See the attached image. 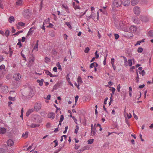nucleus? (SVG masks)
I'll use <instances>...</instances> for the list:
<instances>
[{
  "mask_svg": "<svg viewBox=\"0 0 153 153\" xmlns=\"http://www.w3.org/2000/svg\"><path fill=\"white\" fill-rule=\"evenodd\" d=\"M122 4L121 0H114L113 2V4L114 6L118 7L120 6Z\"/></svg>",
  "mask_w": 153,
  "mask_h": 153,
  "instance_id": "4",
  "label": "nucleus"
},
{
  "mask_svg": "<svg viewBox=\"0 0 153 153\" xmlns=\"http://www.w3.org/2000/svg\"><path fill=\"white\" fill-rule=\"evenodd\" d=\"M29 60L30 64H33L34 60V58L32 55L31 56L29 57Z\"/></svg>",
  "mask_w": 153,
  "mask_h": 153,
  "instance_id": "12",
  "label": "nucleus"
},
{
  "mask_svg": "<svg viewBox=\"0 0 153 153\" xmlns=\"http://www.w3.org/2000/svg\"><path fill=\"white\" fill-rule=\"evenodd\" d=\"M111 88H112L111 91L112 93V94H114L115 91L116 90L115 88L113 87H111Z\"/></svg>",
  "mask_w": 153,
  "mask_h": 153,
  "instance_id": "52",
  "label": "nucleus"
},
{
  "mask_svg": "<svg viewBox=\"0 0 153 153\" xmlns=\"http://www.w3.org/2000/svg\"><path fill=\"white\" fill-rule=\"evenodd\" d=\"M0 153H5V150L3 148L0 149Z\"/></svg>",
  "mask_w": 153,
  "mask_h": 153,
  "instance_id": "41",
  "label": "nucleus"
},
{
  "mask_svg": "<svg viewBox=\"0 0 153 153\" xmlns=\"http://www.w3.org/2000/svg\"><path fill=\"white\" fill-rule=\"evenodd\" d=\"M50 61V59L48 57H46L45 58V62L48 63Z\"/></svg>",
  "mask_w": 153,
  "mask_h": 153,
  "instance_id": "31",
  "label": "nucleus"
},
{
  "mask_svg": "<svg viewBox=\"0 0 153 153\" xmlns=\"http://www.w3.org/2000/svg\"><path fill=\"white\" fill-rule=\"evenodd\" d=\"M48 116L49 118L53 119L55 117V114L53 112H51L48 114Z\"/></svg>",
  "mask_w": 153,
  "mask_h": 153,
  "instance_id": "14",
  "label": "nucleus"
},
{
  "mask_svg": "<svg viewBox=\"0 0 153 153\" xmlns=\"http://www.w3.org/2000/svg\"><path fill=\"white\" fill-rule=\"evenodd\" d=\"M30 13L29 9L24 10L22 12V14L25 18H28L30 16Z\"/></svg>",
  "mask_w": 153,
  "mask_h": 153,
  "instance_id": "3",
  "label": "nucleus"
},
{
  "mask_svg": "<svg viewBox=\"0 0 153 153\" xmlns=\"http://www.w3.org/2000/svg\"><path fill=\"white\" fill-rule=\"evenodd\" d=\"M62 6L63 7L65 8V9H67V10L68 9V7L66 5L63 4L62 5Z\"/></svg>",
  "mask_w": 153,
  "mask_h": 153,
  "instance_id": "51",
  "label": "nucleus"
},
{
  "mask_svg": "<svg viewBox=\"0 0 153 153\" xmlns=\"http://www.w3.org/2000/svg\"><path fill=\"white\" fill-rule=\"evenodd\" d=\"M69 75V74H68L67 76L66 77V79L67 80V81L68 82H69L70 81V79L69 78L68 76Z\"/></svg>",
  "mask_w": 153,
  "mask_h": 153,
  "instance_id": "57",
  "label": "nucleus"
},
{
  "mask_svg": "<svg viewBox=\"0 0 153 153\" xmlns=\"http://www.w3.org/2000/svg\"><path fill=\"white\" fill-rule=\"evenodd\" d=\"M74 8L75 10H76V9H80V8L79 6L78 5H76V6H75L74 7Z\"/></svg>",
  "mask_w": 153,
  "mask_h": 153,
  "instance_id": "49",
  "label": "nucleus"
},
{
  "mask_svg": "<svg viewBox=\"0 0 153 153\" xmlns=\"http://www.w3.org/2000/svg\"><path fill=\"white\" fill-rule=\"evenodd\" d=\"M9 99L10 100L14 101V98L9 97Z\"/></svg>",
  "mask_w": 153,
  "mask_h": 153,
  "instance_id": "59",
  "label": "nucleus"
},
{
  "mask_svg": "<svg viewBox=\"0 0 153 153\" xmlns=\"http://www.w3.org/2000/svg\"><path fill=\"white\" fill-rule=\"evenodd\" d=\"M91 135L92 136H94L96 134V129L95 128H94L93 129H91Z\"/></svg>",
  "mask_w": 153,
  "mask_h": 153,
  "instance_id": "24",
  "label": "nucleus"
},
{
  "mask_svg": "<svg viewBox=\"0 0 153 153\" xmlns=\"http://www.w3.org/2000/svg\"><path fill=\"white\" fill-rule=\"evenodd\" d=\"M53 142L54 143H55V146H54V147H56L57 146L58 144V141H57V140H54L53 141Z\"/></svg>",
  "mask_w": 153,
  "mask_h": 153,
  "instance_id": "46",
  "label": "nucleus"
},
{
  "mask_svg": "<svg viewBox=\"0 0 153 153\" xmlns=\"http://www.w3.org/2000/svg\"><path fill=\"white\" fill-rule=\"evenodd\" d=\"M10 31L9 30H6L4 33V35L7 37H8L9 35Z\"/></svg>",
  "mask_w": 153,
  "mask_h": 153,
  "instance_id": "27",
  "label": "nucleus"
},
{
  "mask_svg": "<svg viewBox=\"0 0 153 153\" xmlns=\"http://www.w3.org/2000/svg\"><path fill=\"white\" fill-rule=\"evenodd\" d=\"M132 20L133 22L135 24H138L140 22V20L137 18V17L136 16H134L132 18Z\"/></svg>",
  "mask_w": 153,
  "mask_h": 153,
  "instance_id": "7",
  "label": "nucleus"
},
{
  "mask_svg": "<svg viewBox=\"0 0 153 153\" xmlns=\"http://www.w3.org/2000/svg\"><path fill=\"white\" fill-rule=\"evenodd\" d=\"M45 74L48 75H49L50 77H51V76L52 75V74L50 72L48 71V70H45Z\"/></svg>",
  "mask_w": 153,
  "mask_h": 153,
  "instance_id": "29",
  "label": "nucleus"
},
{
  "mask_svg": "<svg viewBox=\"0 0 153 153\" xmlns=\"http://www.w3.org/2000/svg\"><path fill=\"white\" fill-rule=\"evenodd\" d=\"M97 52H98V51H97L95 53V58L96 59H97L99 57V54L97 53Z\"/></svg>",
  "mask_w": 153,
  "mask_h": 153,
  "instance_id": "42",
  "label": "nucleus"
},
{
  "mask_svg": "<svg viewBox=\"0 0 153 153\" xmlns=\"http://www.w3.org/2000/svg\"><path fill=\"white\" fill-rule=\"evenodd\" d=\"M108 100V98L107 97H106V98H105V99L104 100V104L105 105L106 104V103H107L106 102H107V100Z\"/></svg>",
  "mask_w": 153,
  "mask_h": 153,
  "instance_id": "61",
  "label": "nucleus"
},
{
  "mask_svg": "<svg viewBox=\"0 0 153 153\" xmlns=\"http://www.w3.org/2000/svg\"><path fill=\"white\" fill-rule=\"evenodd\" d=\"M107 55H108V54H107L106 56L105 57V58H104V60L103 61V64L104 65H105L106 64V58H107Z\"/></svg>",
  "mask_w": 153,
  "mask_h": 153,
  "instance_id": "44",
  "label": "nucleus"
},
{
  "mask_svg": "<svg viewBox=\"0 0 153 153\" xmlns=\"http://www.w3.org/2000/svg\"><path fill=\"white\" fill-rule=\"evenodd\" d=\"M70 117H72L73 118V119L74 120V122L76 124H77V123L76 122L77 120L75 118V117L74 116H72L71 114L70 115Z\"/></svg>",
  "mask_w": 153,
  "mask_h": 153,
  "instance_id": "34",
  "label": "nucleus"
},
{
  "mask_svg": "<svg viewBox=\"0 0 153 153\" xmlns=\"http://www.w3.org/2000/svg\"><path fill=\"white\" fill-rule=\"evenodd\" d=\"M133 11L134 13L137 15H139L140 13V9L137 6H136L134 7Z\"/></svg>",
  "mask_w": 153,
  "mask_h": 153,
  "instance_id": "5",
  "label": "nucleus"
},
{
  "mask_svg": "<svg viewBox=\"0 0 153 153\" xmlns=\"http://www.w3.org/2000/svg\"><path fill=\"white\" fill-rule=\"evenodd\" d=\"M44 81L43 79H41V80H37V82L39 84V85L40 86H42L43 85V83Z\"/></svg>",
  "mask_w": 153,
  "mask_h": 153,
  "instance_id": "19",
  "label": "nucleus"
},
{
  "mask_svg": "<svg viewBox=\"0 0 153 153\" xmlns=\"http://www.w3.org/2000/svg\"><path fill=\"white\" fill-rule=\"evenodd\" d=\"M1 1L0 0V7L3 9V4L1 3Z\"/></svg>",
  "mask_w": 153,
  "mask_h": 153,
  "instance_id": "62",
  "label": "nucleus"
},
{
  "mask_svg": "<svg viewBox=\"0 0 153 153\" xmlns=\"http://www.w3.org/2000/svg\"><path fill=\"white\" fill-rule=\"evenodd\" d=\"M139 73L140 74H141L142 76H143L144 75H145V72L144 70H142V71L141 72H139Z\"/></svg>",
  "mask_w": 153,
  "mask_h": 153,
  "instance_id": "45",
  "label": "nucleus"
},
{
  "mask_svg": "<svg viewBox=\"0 0 153 153\" xmlns=\"http://www.w3.org/2000/svg\"><path fill=\"white\" fill-rule=\"evenodd\" d=\"M120 84H119L117 86V91L118 92H120Z\"/></svg>",
  "mask_w": 153,
  "mask_h": 153,
  "instance_id": "50",
  "label": "nucleus"
},
{
  "mask_svg": "<svg viewBox=\"0 0 153 153\" xmlns=\"http://www.w3.org/2000/svg\"><path fill=\"white\" fill-rule=\"evenodd\" d=\"M129 30L131 32L134 33L137 30V28L136 26L134 25H131L130 27Z\"/></svg>",
  "mask_w": 153,
  "mask_h": 153,
  "instance_id": "8",
  "label": "nucleus"
},
{
  "mask_svg": "<svg viewBox=\"0 0 153 153\" xmlns=\"http://www.w3.org/2000/svg\"><path fill=\"white\" fill-rule=\"evenodd\" d=\"M79 129V127L78 126H76V129H75L74 133L75 134H77L78 132V131Z\"/></svg>",
  "mask_w": 153,
  "mask_h": 153,
  "instance_id": "35",
  "label": "nucleus"
},
{
  "mask_svg": "<svg viewBox=\"0 0 153 153\" xmlns=\"http://www.w3.org/2000/svg\"><path fill=\"white\" fill-rule=\"evenodd\" d=\"M79 98V96L77 95L75 97V102H77V101L78 100V99Z\"/></svg>",
  "mask_w": 153,
  "mask_h": 153,
  "instance_id": "64",
  "label": "nucleus"
},
{
  "mask_svg": "<svg viewBox=\"0 0 153 153\" xmlns=\"http://www.w3.org/2000/svg\"><path fill=\"white\" fill-rule=\"evenodd\" d=\"M94 63H95L94 62L92 63H91L90 66V68H93L94 66Z\"/></svg>",
  "mask_w": 153,
  "mask_h": 153,
  "instance_id": "56",
  "label": "nucleus"
},
{
  "mask_svg": "<svg viewBox=\"0 0 153 153\" xmlns=\"http://www.w3.org/2000/svg\"><path fill=\"white\" fill-rule=\"evenodd\" d=\"M77 81L78 83H79L80 84L82 83V78L80 76H78L77 79Z\"/></svg>",
  "mask_w": 153,
  "mask_h": 153,
  "instance_id": "26",
  "label": "nucleus"
},
{
  "mask_svg": "<svg viewBox=\"0 0 153 153\" xmlns=\"http://www.w3.org/2000/svg\"><path fill=\"white\" fill-rule=\"evenodd\" d=\"M7 145L8 146H12L14 144V142L11 139L8 140L7 142Z\"/></svg>",
  "mask_w": 153,
  "mask_h": 153,
  "instance_id": "10",
  "label": "nucleus"
},
{
  "mask_svg": "<svg viewBox=\"0 0 153 153\" xmlns=\"http://www.w3.org/2000/svg\"><path fill=\"white\" fill-rule=\"evenodd\" d=\"M51 97V95L50 94H48L46 98H45V99H46L48 100H49Z\"/></svg>",
  "mask_w": 153,
  "mask_h": 153,
  "instance_id": "47",
  "label": "nucleus"
},
{
  "mask_svg": "<svg viewBox=\"0 0 153 153\" xmlns=\"http://www.w3.org/2000/svg\"><path fill=\"white\" fill-rule=\"evenodd\" d=\"M114 58H112L111 59V63L112 65H114Z\"/></svg>",
  "mask_w": 153,
  "mask_h": 153,
  "instance_id": "48",
  "label": "nucleus"
},
{
  "mask_svg": "<svg viewBox=\"0 0 153 153\" xmlns=\"http://www.w3.org/2000/svg\"><path fill=\"white\" fill-rule=\"evenodd\" d=\"M5 68V66L4 65H2L0 66V69L1 70L4 69Z\"/></svg>",
  "mask_w": 153,
  "mask_h": 153,
  "instance_id": "55",
  "label": "nucleus"
},
{
  "mask_svg": "<svg viewBox=\"0 0 153 153\" xmlns=\"http://www.w3.org/2000/svg\"><path fill=\"white\" fill-rule=\"evenodd\" d=\"M9 20L10 23H12V22L15 21L14 17L13 16H10L9 18Z\"/></svg>",
  "mask_w": 153,
  "mask_h": 153,
  "instance_id": "23",
  "label": "nucleus"
},
{
  "mask_svg": "<svg viewBox=\"0 0 153 153\" xmlns=\"http://www.w3.org/2000/svg\"><path fill=\"white\" fill-rule=\"evenodd\" d=\"M143 51V48L141 47H139L138 48L137 51L139 53H141Z\"/></svg>",
  "mask_w": 153,
  "mask_h": 153,
  "instance_id": "30",
  "label": "nucleus"
},
{
  "mask_svg": "<svg viewBox=\"0 0 153 153\" xmlns=\"http://www.w3.org/2000/svg\"><path fill=\"white\" fill-rule=\"evenodd\" d=\"M130 3V0H124L123 4L124 6H128Z\"/></svg>",
  "mask_w": 153,
  "mask_h": 153,
  "instance_id": "9",
  "label": "nucleus"
},
{
  "mask_svg": "<svg viewBox=\"0 0 153 153\" xmlns=\"http://www.w3.org/2000/svg\"><path fill=\"white\" fill-rule=\"evenodd\" d=\"M39 124H35L32 123V124L30 126L32 128H36V127H39Z\"/></svg>",
  "mask_w": 153,
  "mask_h": 153,
  "instance_id": "25",
  "label": "nucleus"
},
{
  "mask_svg": "<svg viewBox=\"0 0 153 153\" xmlns=\"http://www.w3.org/2000/svg\"><path fill=\"white\" fill-rule=\"evenodd\" d=\"M89 48L88 47H87L85 48L84 52L86 53H88L89 52Z\"/></svg>",
  "mask_w": 153,
  "mask_h": 153,
  "instance_id": "38",
  "label": "nucleus"
},
{
  "mask_svg": "<svg viewBox=\"0 0 153 153\" xmlns=\"http://www.w3.org/2000/svg\"><path fill=\"white\" fill-rule=\"evenodd\" d=\"M114 36H115V39H118L119 37V35L118 34L115 33L114 34Z\"/></svg>",
  "mask_w": 153,
  "mask_h": 153,
  "instance_id": "43",
  "label": "nucleus"
},
{
  "mask_svg": "<svg viewBox=\"0 0 153 153\" xmlns=\"http://www.w3.org/2000/svg\"><path fill=\"white\" fill-rule=\"evenodd\" d=\"M21 55L24 58V59L26 61V58L25 56V55L22 53V51L21 52Z\"/></svg>",
  "mask_w": 153,
  "mask_h": 153,
  "instance_id": "54",
  "label": "nucleus"
},
{
  "mask_svg": "<svg viewBox=\"0 0 153 153\" xmlns=\"http://www.w3.org/2000/svg\"><path fill=\"white\" fill-rule=\"evenodd\" d=\"M0 91L4 94H6L8 91V87L7 86L4 85L0 87Z\"/></svg>",
  "mask_w": 153,
  "mask_h": 153,
  "instance_id": "2",
  "label": "nucleus"
},
{
  "mask_svg": "<svg viewBox=\"0 0 153 153\" xmlns=\"http://www.w3.org/2000/svg\"><path fill=\"white\" fill-rule=\"evenodd\" d=\"M141 43V42H140V41H137L135 45L136 46L137 45H140Z\"/></svg>",
  "mask_w": 153,
  "mask_h": 153,
  "instance_id": "60",
  "label": "nucleus"
},
{
  "mask_svg": "<svg viewBox=\"0 0 153 153\" xmlns=\"http://www.w3.org/2000/svg\"><path fill=\"white\" fill-rule=\"evenodd\" d=\"M94 141V139H89L88 141V144H92L93 143Z\"/></svg>",
  "mask_w": 153,
  "mask_h": 153,
  "instance_id": "36",
  "label": "nucleus"
},
{
  "mask_svg": "<svg viewBox=\"0 0 153 153\" xmlns=\"http://www.w3.org/2000/svg\"><path fill=\"white\" fill-rule=\"evenodd\" d=\"M148 36L152 37L153 36V30H150L148 32Z\"/></svg>",
  "mask_w": 153,
  "mask_h": 153,
  "instance_id": "22",
  "label": "nucleus"
},
{
  "mask_svg": "<svg viewBox=\"0 0 153 153\" xmlns=\"http://www.w3.org/2000/svg\"><path fill=\"white\" fill-rule=\"evenodd\" d=\"M36 29V27H35L33 26L31 28H30L29 31L28 32V33L27 34V36H29L31 34L32 32L33 31V30H32V29L34 30Z\"/></svg>",
  "mask_w": 153,
  "mask_h": 153,
  "instance_id": "13",
  "label": "nucleus"
},
{
  "mask_svg": "<svg viewBox=\"0 0 153 153\" xmlns=\"http://www.w3.org/2000/svg\"><path fill=\"white\" fill-rule=\"evenodd\" d=\"M28 93V96L32 97L35 94V90L33 87L29 86L27 88Z\"/></svg>",
  "mask_w": 153,
  "mask_h": 153,
  "instance_id": "1",
  "label": "nucleus"
},
{
  "mask_svg": "<svg viewBox=\"0 0 153 153\" xmlns=\"http://www.w3.org/2000/svg\"><path fill=\"white\" fill-rule=\"evenodd\" d=\"M33 111V109H29L27 112L26 114V116L27 117H28L29 115Z\"/></svg>",
  "mask_w": 153,
  "mask_h": 153,
  "instance_id": "17",
  "label": "nucleus"
},
{
  "mask_svg": "<svg viewBox=\"0 0 153 153\" xmlns=\"http://www.w3.org/2000/svg\"><path fill=\"white\" fill-rule=\"evenodd\" d=\"M74 85L76 86L77 88L78 89H79V84H77L76 83V82H75L74 83Z\"/></svg>",
  "mask_w": 153,
  "mask_h": 153,
  "instance_id": "58",
  "label": "nucleus"
},
{
  "mask_svg": "<svg viewBox=\"0 0 153 153\" xmlns=\"http://www.w3.org/2000/svg\"><path fill=\"white\" fill-rule=\"evenodd\" d=\"M133 115H134V118L135 119H136V120L138 119V117L134 113H133Z\"/></svg>",
  "mask_w": 153,
  "mask_h": 153,
  "instance_id": "63",
  "label": "nucleus"
},
{
  "mask_svg": "<svg viewBox=\"0 0 153 153\" xmlns=\"http://www.w3.org/2000/svg\"><path fill=\"white\" fill-rule=\"evenodd\" d=\"M21 78L20 74L19 73H16L13 76V79L16 81L19 80Z\"/></svg>",
  "mask_w": 153,
  "mask_h": 153,
  "instance_id": "6",
  "label": "nucleus"
},
{
  "mask_svg": "<svg viewBox=\"0 0 153 153\" xmlns=\"http://www.w3.org/2000/svg\"><path fill=\"white\" fill-rule=\"evenodd\" d=\"M34 108L36 111H38L41 109V107L40 105L37 104L35 105Z\"/></svg>",
  "mask_w": 153,
  "mask_h": 153,
  "instance_id": "11",
  "label": "nucleus"
},
{
  "mask_svg": "<svg viewBox=\"0 0 153 153\" xmlns=\"http://www.w3.org/2000/svg\"><path fill=\"white\" fill-rule=\"evenodd\" d=\"M128 64L129 66H131L132 63L131 59H129L128 60Z\"/></svg>",
  "mask_w": 153,
  "mask_h": 153,
  "instance_id": "37",
  "label": "nucleus"
},
{
  "mask_svg": "<svg viewBox=\"0 0 153 153\" xmlns=\"http://www.w3.org/2000/svg\"><path fill=\"white\" fill-rule=\"evenodd\" d=\"M18 40V43L17 45H19V48H20L22 47V44L21 43V39H19Z\"/></svg>",
  "mask_w": 153,
  "mask_h": 153,
  "instance_id": "32",
  "label": "nucleus"
},
{
  "mask_svg": "<svg viewBox=\"0 0 153 153\" xmlns=\"http://www.w3.org/2000/svg\"><path fill=\"white\" fill-rule=\"evenodd\" d=\"M64 119V116L63 115H61L60 116L59 121L60 122H62Z\"/></svg>",
  "mask_w": 153,
  "mask_h": 153,
  "instance_id": "39",
  "label": "nucleus"
},
{
  "mask_svg": "<svg viewBox=\"0 0 153 153\" xmlns=\"http://www.w3.org/2000/svg\"><path fill=\"white\" fill-rule=\"evenodd\" d=\"M149 20V19L148 18L146 17H143L142 19V21L143 22H148Z\"/></svg>",
  "mask_w": 153,
  "mask_h": 153,
  "instance_id": "21",
  "label": "nucleus"
},
{
  "mask_svg": "<svg viewBox=\"0 0 153 153\" xmlns=\"http://www.w3.org/2000/svg\"><path fill=\"white\" fill-rule=\"evenodd\" d=\"M56 65L57 67H58V69H60L61 71L62 70V69L61 68L60 63H59V62H57L56 64Z\"/></svg>",
  "mask_w": 153,
  "mask_h": 153,
  "instance_id": "28",
  "label": "nucleus"
},
{
  "mask_svg": "<svg viewBox=\"0 0 153 153\" xmlns=\"http://www.w3.org/2000/svg\"><path fill=\"white\" fill-rule=\"evenodd\" d=\"M18 25L19 26L23 27L25 26V23L22 22H20L18 23Z\"/></svg>",
  "mask_w": 153,
  "mask_h": 153,
  "instance_id": "33",
  "label": "nucleus"
},
{
  "mask_svg": "<svg viewBox=\"0 0 153 153\" xmlns=\"http://www.w3.org/2000/svg\"><path fill=\"white\" fill-rule=\"evenodd\" d=\"M138 2V0H131V4L132 5L134 6L137 4Z\"/></svg>",
  "mask_w": 153,
  "mask_h": 153,
  "instance_id": "15",
  "label": "nucleus"
},
{
  "mask_svg": "<svg viewBox=\"0 0 153 153\" xmlns=\"http://www.w3.org/2000/svg\"><path fill=\"white\" fill-rule=\"evenodd\" d=\"M6 131V129L5 128H0V132L2 134H4Z\"/></svg>",
  "mask_w": 153,
  "mask_h": 153,
  "instance_id": "18",
  "label": "nucleus"
},
{
  "mask_svg": "<svg viewBox=\"0 0 153 153\" xmlns=\"http://www.w3.org/2000/svg\"><path fill=\"white\" fill-rule=\"evenodd\" d=\"M28 131H26L25 133H23L22 134V137L26 138L28 137Z\"/></svg>",
  "mask_w": 153,
  "mask_h": 153,
  "instance_id": "20",
  "label": "nucleus"
},
{
  "mask_svg": "<svg viewBox=\"0 0 153 153\" xmlns=\"http://www.w3.org/2000/svg\"><path fill=\"white\" fill-rule=\"evenodd\" d=\"M65 24L70 28H71L72 27H71L70 24L69 22H65Z\"/></svg>",
  "mask_w": 153,
  "mask_h": 153,
  "instance_id": "40",
  "label": "nucleus"
},
{
  "mask_svg": "<svg viewBox=\"0 0 153 153\" xmlns=\"http://www.w3.org/2000/svg\"><path fill=\"white\" fill-rule=\"evenodd\" d=\"M87 147L86 146H85L84 147L82 148V149H81L80 150V151L81 152H83V151L84 150H85L87 148Z\"/></svg>",
  "mask_w": 153,
  "mask_h": 153,
  "instance_id": "53",
  "label": "nucleus"
},
{
  "mask_svg": "<svg viewBox=\"0 0 153 153\" xmlns=\"http://www.w3.org/2000/svg\"><path fill=\"white\" fill-rule=\"evenodd\" d=\"M23 4L22 0H18L16 2V4L17 6H20Z\"/></svg>",
  "mask_w": 153,
  "mask_h": 153,
  "instance_id": "16",
  "label": "nucleus"
}]
</instances>
